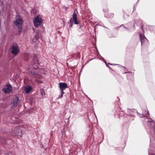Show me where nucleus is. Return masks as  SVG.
Masks as SVG:
<instances>
[{
  "label": "nucleus",
  "instance_id": "nucleus-1",
  "mask_svg": "<svg viewBox=\"0 0 155 155\" xmlns=\"http://www.w3.org/2000/svg\"><path fill=\"white\" fill-rule=\"evenodd\" d=\"M38 64V60L37 58H34L32 63V65H29L28 67L30 74L32 77L36 78H40V76L35 70L37 69L35 66H37Z\"/></svg>",
  "mask_w": 155,
  "mask_h": 155
},
{
  "label": "nucleus",
  "instance_id": "nucleus-25",
  "mask_svg": "<svg viewBox=\"0 0 155 155\" xmlns=\"http://www.w3.org/2000/svg\"><path fill=\"white\" fill-rule=\"evenodd\" d=\"M123 27H124V28H126V29H127V28H126V27H124V26H123Z\"/></svg>",
  "mask_w": 155,
  "mask_h": 155
},
{
  "label": "nucleus",
  "instance_id": "nucleus-20",
  "mask_svg": "<svg viewBox=\"0 0 155 155\" xmlns=\"http://www.w3.org/2000/svg\"><path fill=\"white\" fill-rule=\"evenodd\" d=\"M83 27V26L82 25H80V28H81Z\"/></svg>",
  "mask_w": 155,
  "mask_h": 155
},
{
  "label": "nucleus",
  "instance_id": "nucleus-22",
  "mask_svg": "<svg viewBox=\"0 0 155 155\" xmlns=\"http://www.w3.org/2000/svg\"><path fill=\"white\" fill-rule=\"evenodd\" d=\"M42 91H41V94H42L43 93H44V92H42Z\"/></svg>",
  "mask_w": 155,
  "mask_h": 155
},
{
  "label": "nucleus",
  "instance_id": "nucleus-14",
  "mask_svg": "<svg viewBox=\"0 0 155 155\" xmlns=\"http://www.w3.org/2000/svg\"><path fill=\"white\" fill-rule=\"evenodd\" d=\"M18 131V134H17L16 135L17 136H18L20 137H21V136L22 131H21V130H19Z\"/></svg>",
  "mask_w": 155,
  "mask_h": 155
},
{
  "label": "nucleus",
  "instance_id": "nucleus-6",
  "mask_svg": "<svg viewBox=\"0 0 155 155\" xmlns=\"http://www.w3.org/2000/svg\"><path fill=\"white\" fill-rule=\"evenodd\" d=\"M11 49L12 53L15 55H17L19 51V49L18 48V45L17 44L12 45Z\"/></svg>",
  "mask_w": 155,
  "mask_h": 155
},
{
  "label": "nucleus",
  "instance_id": "nucleus-10",
  "mask_svg": "<svg viewBox=\"0 0 155 155\" xmlns=\"http://www.w3.org/2000/svg\"><path fill=\"white\" fill-rule=\"evenodd\" d=\"M140 37L141 45H142L147 40V38L144 35L140 34Z\"/></svg>",
  "mask_w": 155,
  "mask_h": 155
},
{
  "label": "nucleus",
  "instance_id": "nucleus-24",
  "mask_svg": "<svg viewBox=\"0 0 155 155\" xmlns=\"http://www.w3.org/2000/svg\"><path fill=\"white\" fill-rule=\"evenodd\" d=\"M109 64L110 65H111L114 64H110V63H109Z\"/></svg>",
  "mask_w": 155,
  "mask_h": 155
},
{
  "label": "nucleus",
  "instance_id": "nucleus-11",
  "mask_svg": "<svg viewBox=\"0 0 155 155\" xmlns=\"http://www.w3.org/2000/svg\"><path fill=\"white\" fill-rule=\"evenodd\" d=\"M32 89V87L29 86H26L24 88V90L27 93H29L31 91Z\"/></svg>",
  "mask_w": 155,
  "mask_h": 155
},
{
  "label": "nucleus",
  "instance_id": "nucleus-9",
  "mask_svg": "<svg viewBox=\"0 0 155 155\" xmlns=\"http://www.w3.org/2000/svg\"><path fill=\"white\" fill-rule=\"evenodd\" d=\"M59 87L61 90H64L66 88H68L67 84L65 83H59Z\"/></svg>",
  "mask_w": 155,
  "mask_h": 155
},
{
  "label": "nucleus",
  "instance_id": "nucleus-5",
  "mask_svg": "<svg viewBox=\"0 0 155 155\" xmlns=\"http://www.w3.org/2000/svg\"><path fill=\"white\" fill-rule=\"evenodd\" d=\"M2 91L5 94H8L12 91V87L9 84H6L2 89Z\"/></svg>",
  "mask_w": 155,
  "mask_h": 155
},
{
  "label": "nucleus",
  "instance_id": "nucleus-15",
  "mask_svg": "<svg viewBox=\"0 0 155 155\" xmlns=\"http://www.w3.org/2000/svg\"><path fill=\"white\" fill-rule=\"evenodd\" d=\"M18 27V31L19 32H21V31L22 30V27L21 26H19V27Z\"/></svg>",
  "mask_w": 155,
  "mask_h": 155
},
{
  "label": "nucleus",
  "instance_id": "nucleus-26",
  "mask_svg": "<svg viewBox=\"0 0 155 155\" xmlns=\"http://www.w3.org/2000/svg\"><path fill=\"white\" fill-rule=\"evenodd\" d=\"M107 67H108L109 68H110V67L108 66H107Z\"/></svg>",
  "mask_w": 155,
  "mask_h": 155
},
{
  "label": "nucleus",
  "instance_id": "nucleus-3",
  "mask_svg": "<svg viewBox=\"0 0 155 155\" xmlns=\"http://www.w3.org/2000/svg\"><path fill=\"white\" fill-rule=\"evenodd\" d=\"M72 17L73 18H71L70 20V22L71 23V25H70V27H72L74 22L76 25L78 24L79 23L78 21L77 20V15L75 13V11L74 12Z\"/></svg>",
  "mask_w": 155,
  "mask_h": 155
},
{
  "label": "nucleus",
  "instance_id": "nucleus-2",
  "mask_svg": "<svg viewBox=\"0 0 155 155\" xmlns=\"http://www.w3.org/2000/svg\"><path fill=\"white\" fill-rule=\"evenodd\" d=\"M150 149L148 150L149 155H155V139L150 138Z\"/></svg>",
  "mask_w": 155,
  "mask_h": 155
},
{
  "label": "nucleus",
  "instance_id": "nucleus-23",
  "mask_svg": "<svg viewBox=\"0 0 155 155\" xmlns=\"http://www.w3.org/2000/svg\"><path fill=\"white\" fill-rule=\"evenodd\" d=\"M5 155H9L7 153H5Z\"/></svg>",
  "mask_w": 155,
  "mask_h": 155
},
{
  "label": "nucleus",
  "instance_id": "nucleus-7",
  "mask_svg": "<svg viewBox=\"0 0 155 155\" xmlns=\"http://www.w3.org/2000/svg\"><path fill=\"white\" fill-rule=\"evenodd\" d=\"M17 18L14 21V23L17 27L21 26L23 23V20L21 17L19 15H17Z\"/></svg>",
  "mask_w": 155,
  "mask_h": 155
},
{
  "label": "nucleus",
  "instance_id": "nucleus-4",
  "mask_svg": "<svg viewBox=\"0 0 155 155\" xmlns=\"http://www.w3.org/2000/svg\"><path fill=\"white\" fill-rule=\"evenodd\" d=\"M34 23L35 26L38 27L42 22V18L38 15H37L36 17L34 19Z\"/></svg>",
  "mask_w": 155,
  "mask_h": 155
},
{
  "label": "nucleus",
  "instance_id": "nucleus-17",
  "mask_svg": "<svg viewBox=\"0 0 155 155\" xmlns=\"http://www.w3.org/2000/svg\"><path fill=\"white\" fill-rule=\"evenodd\" d=\"M63 95L61 94L59 95L58 98H61L63 97Z\"/></svg>",
  "mask_w": 155,
  "mask_h": 155
},
{
  "label": "nucleus",
  "instance_id": "nucleus-27",
  "mask_svg": "<svg viewBox=\"0 0 155 155\" xmlns=\"http://www.w3.org/2000/svg\"><path fill=\"white\" fill-rule=\"evenodd\" d=\"M147 114H149V112H147Z\"/></svg>",
  "mask_w": 155,
  "mask_h": 155
},
{
  "label": "nucleus",
  "instance_id": "nucleus-16",
  "mask_svg": "<svg viewBox=\"0 0 155 155\" xmlns=\"http://www.w3.org/2000/svg\"><path fill=\"white\" fill-rule=\"evenodd\" d=\"M148 121L150 122H151V124H152L153 125V124H154V122L153 121H151L148 120Z\"/></svg>",
  "mask_w": 155,
  "mask_h": 155
},
{
  "label": "nucleus",
  "instance_id": "nucleus-8",
  "mask_svg": "<svg viewBox=\"0 0 155 155\" xmlns=\"http://www.w3.org/2000/svg\"><path fill=\"white\" fill-rule=\"evenodd\" d=\"M19 101V98L16 97L13 99V102L11 103V105L12 107L16 106H19L20 105Z\"/></svg>",
  "mask_w": 155,
  "mask_h": 155
},
{
  "label": "nucleus",
  "instance_id": "nucleus-12",
  "mask_svg": "<svg viewBox=\"0 0 155 155\" xmlns=\"http://www.w3.org/2000/svg\"><path fill=\"white\" fill-rule=\"evenodd\" d=\"M31 55L28 53L25 54H24V59L25 61H27L30 58Z\"/></svg>",
  "mask_w": 155,
  "mask_h": 155
},
{
  "label": "nucleus",
  "instance_id": "nucleus-18",
  "mask_svg": "<svg viewBox=\"0 0 155 155\" xmlns=\"http://www.w3.org/2000/svg\"><path fill=\"white\" fill-rule=\"evenodd\" d=\"M63 91L64 90H61V94L63 95L64 93Z\"/></svg>",
  "mask_w": 155,
  "mask_h": 155
},
{
  "label": "nucleus",
  "instance_id": "nucleus-13",
  "mask_svg": "<svg viewBox=\"0 0 155 155\" xmlns=\"http://www.w3.org/2000/svg\"><path fill=\"white\" fill-rule=\"evenodd\" d=\"M104 15H105V16L106 17L108 18H111V17H113L114 16V14L113 13H112V14H110V15H108L107 13H105Z\"/></svg>",
  "mask_w": 155,
  "mask_h": 155
},
{
  "label": "nucleus",
  "instance_id": "nucleus-21",
  "mask_svg": "<svg viewBox=\"0 0 155 155\" xmlns=\"http://www.w3.org/2000/svg\"><path fill=\"white\" fill-rule=\"evenodd\" d=\"M104 61L105 63V64H107L106 61L105 60H104Z\"/></svg>",
  "mask_w": 155,
  "mask_h": 155
},
{
  "label": "nucleus",
  "instance_id": "nucleus-19",
  "mask_svg": "<svg viewBox=\"0 0 155 155\" xmlns=\"http://www.w3.org/2000/svg\"><path fill=\"white\" fill-rule=\"evenodd\" d=\"M80 54V53L79 52H77V54L78 56H79Z\"/></svg>",
  "mask_w": 155,
  "mask_h": 155
}]
</instances>
